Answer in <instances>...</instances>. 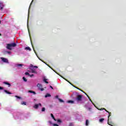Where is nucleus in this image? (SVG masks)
Segmentation results:
<instances>
[{"label": "nucleus", "instance_id": "20", "mask_svg": "<svg viewBox=\"0 0 126 126\" xmlns=\"http://www.w3.org/2000/svg\"><path fill=\"white\" fill-rule=\"evenodd\" d=\"M23 79L24 81H25V82H27V79L25 78V77H23Z\"/></svg>", "mask_w": 126, "mask_h": 126}, {"label": "nucleus", "instance_id": "31", "mask_svg": "<svg viewBox=\"0 0 126 126\" xmlns=\"http://www.w3.org/2000/svg\"><path fill=\"white\" fill-rule=\"evenodd\" d=\"M53 126H59V125H58V124H54Z\"/></svg>", "mask_w": 126, "mask_h": 126}, {"label": "nucleus", "instance_id": "32", "mask_svg": "<svg viewBox=\"0 0 126 126\" xmlns=\"http://www.w3.org/2000/svg\"><path fill=\"white\" fill-rule=\"evenodd\" d=\"M55 98H56V99H59V95H56V96H55Z\"/></svg>", "mask_w": 126, "mask_h": 126}, {"label": "nucleus", "instance_id": "29", "mask_svg": "<svg viewBox=\"0 0 126 126\" xmlns=\"http://www.w3.org/2000/svg\"><path fill=\"white\" fill-rule=\"evenodd\" d=\"M69 126H73V124L72 123H70Z\"/></svg>", "mask_w": 126, "mask_h": 126}, {"label": "nucleus", "instance_id": "17", "mask_svg": "<svg viewBox=\"0 0 126 126\" xmlns=\"http://www.w3.org/2000/svg\"><path fill=\"white\" fill-rule=\"evenodd\" d=\"M25 50H28L29 51H31V48L29 47H27L25 48Z\"/></svg>", "mask_w": 126, "mask_h": 126}, {"label": "nucleus", "instance_id": "26", "mask_svg": "<svg viewBox=\"0 0 126 126\" xmlns=\"http://www.w3.org/2000/svg\"><path fill=\"white\" fill-rule=\"evenodd\" d=\"M21 104L22 105H26V102H24V101H23L22 103H21Z\"/></svg>", "mask_w": 126, "mask_h": 126}, {"label": "nucleus", "instance_id": "16", "mask_svg": "<svg viewBox=\"0 0 126 126\" xmlns=\"http://www.w3.org/2000/svg\"><path fill=\"white\" fill-rule=\"evenodd\" d=\"M67 103H71L72 104L74 103V101L73 100H68L67 101Z\"/></svg>", "mask_w": 126, "mask_h": 126}, {"label": "nucleus", "instance_id": "36", "mask_svg": "<svg viewBox=\"0 0 126 126\" xmlns=\"http://www.w3.org/2000/svg\"><path fill=\"white\" fill-rule=\"evenodd\" d=\"M66 81H67V82H68L69 84H70L71 85H72V84H71V83H70L69 81H67V80H66Z\"/></svg>", "mask_w": 126, "mask_h": 126}, {"label": "nucleus", "instance_id": "41", "mask_svg": "<svg viewBox=\"0 0 126 126\" xmlns=\"http://www.w3.org/2000/svg\"><path fill=\"white\" fill-rule=\"evenodd\" d=\"M1 21H0V24H1Z\"/></svg>", "mask_w": 126, "mask_h": 126}, {"label": "nucleus", "instance_id": "25", "mask_svg": "<svg viewBox=\"0 0 126 126\" xmlns=\"http://www.w3.org/2000/svg\"><path fill=\"white\" fill-rule=\"evenodd\" d=\"M15 97L16 98H17L18 99H21V97L20 96H18V95H15Z\"/></svg>", "mask_w": 126, "mask_h": 126}, {"label": "nucleus", "instance_id": "33", "mask_svg": "<svg viewBox=\"0 0 126 126\" xmlns=\"http://www.w3.org/2000/svg\"><path fill=\"white\" fill-rule=\"evenodd\" d=\"M3 87H0V90H3Z\"/></svg>", "mask_w": 126, "mask_h": 126}, {"label": "nucleus", "instance_id": "12", "mask_svg": "<svg viewBox=\"0 0 126 126\" xmlns=\"http://www.w3.org/2000/svg\"><path fill=\"white\" fill-rule=\"evenodd\" d=\"M4 84H6V85H8V87H10L11 85L8 82H4Z\"/></svg>", "mask_w": 126, "mask_h": 126}, {"label": "nucleus", "instance_id": "8", "mask_svg": "<svg viewBox=\"0 0 126 126\" xmlns=\"http://www.w3.org/2000/svg\"><path fill=\"white\" fill-rule=\"evenodd\" d=\"M50 116L51 117V118H52V119L54 120V121H55V122H57V119H56V118H55V117L54 116V115L53 114H51Z\"/></svg>", "mask_w": 126, "mask_h": 126}, {"label": "nucleus", "instance_id": "15", "mask_svg": "<svg viewBox=\"0 0 126 126\" xmlns=\"http://www.w3.org/2000/svg\"><path fill=\"white\" fill-rule=\"evenodd\" d=\"M47 79H44L43 81L44 82H45V83H47V84H49V82L47 81Z\"/></svg>", "mask_w": 126, "mask_h": 126}, {"label": "nucleus", "instance_id": "27", "mask_svg": "<svg viewBox=\"0 0 126 126\" xmlns=\"http://www.w3.org/2000/svg\"><path fill=\"white\" fill-rule=\"evenodd\" d=\"M57 122L58 123H62V120H60V119H58V120H57Z\"/></svg>", "mask_w": 126, "mask_h": 126}, {"label": "nucleus", "instance_id": "35", "mask_svg": "<svg viewBox=\"0 0 126 126\" xmlns=\"http://www.w3.org/2000/svg\"><path fill=\"white\" fill-rule=\"evenodd\" d=\"M0 8L1 10H2V9H3V7H1Z\"/></svg>", "mask_w": 126, "mask_h": 126}, {"label": "nucleus", "instance_id": "1", "mask_svg": "<svg viewBox=\"0 0 126 126\" xmlns=\"http://www.w3.org/2000/svg\"><path fill=\"white\" fill-rule=\"evenodd\" d=\"M11 47H16V43H15V42H14L13 43L7 44L6 46V49L11 50H12Z\"/></svg>", "mask_w": 126, "mask_h": 126}, {"label": "nucleus", "instance_id": "10", "mask_svg": "<svg viewBox=\"0 0 126 126\" xmlns=\"http://www.w3.org/2000/svg\"><path fill=\"white\" fill-rule=\"evenodd\" d=\"M29 93H32V94H34V95H35L36 94V92L33 91H31V90H30L28 91Z\"/></svg>", "mask_w": 126, "mask_h": 126}, {"label": "nucleus", "instance_id": "5", "mask_svg": "<svg viewBox=\"0 0 126 126\" xmlns=\"http://www.w3.org/2000/svg\"><path fill=\"white\" fill-rule=\"evenodd\" d=\"M39 106L42 107V104L41 103H39L38 104H35L33 107L34 109H38V108H39Z\"/></svg>", "mask_w": 126, "mask_h": 126}, {"label": "nucleus", "instance_id": "38", "mask_svg": "<svg viewBox=\"0 0 126 126\" xmlns=\"http://www.w3.org/2000/svg\"><path fill=\"white\" fill-rule=\"evenodd\" d=\"M33 2V0H32V2L31 3V5L32 4V3Z\"/></svg>", "mask_w": 126, "mask_h": 126}, {"label": "nucleus", "instance_id": "21", "mask_svg": "<svg viewBox=\"0 0 126 126\" xmlns=\"http://www.w3.org/2000/svg\"><path fill=\"white\" fill-rule=\"evenodd\" d=\"M108 114H109V116L108 117V121H109V118H110V116H112V113L111 112H108Z\"/></svg>", "mask_w": 126, "mask_h": 126}, {"label": "nucleus", "instance_id": "7", "mask_svg": "<svg viewBox=\"0 0 126 126\" xmlns=\"http://www.w3.org/2000/svg\"><path fill=\"white\" fill-rule=\"evenodd\" d=\"M97 110H99V111H103V110H105V112H107V113H109V111H107V110L104 108H101V109H99L97 108Z\"/></svg>", "mask_w": 126, "mask_h": 126}, {"label": "nucleus", "instance_id": "34", "mask_svg": "<svg viewBox=\"0 0 126 126\" xmlns=\"http://www.w3.org/2000/svg\"><path fill=\"white\" fill-rule=\"evenodd\" d=\"M30 76L31 77H32V76H34V74L30 75Z\"/></svg>", "mask_w": 126, "mask_h": 126}, {"label": "nucleus", "instance_id": "19", "mask_svg": "<svg viewBox=\"0 0 126 126\" xmlns=\"http://www.w3.org/2000/svg\"><path fill=\"white\" fill-rule=\"evenodd\" d=\"M104 120L105 119L104 118H101V119H99V122L102 123V122H104Z\"/></svg>", "mask_w": 126, "mask_h": 126}, {"label": "nucleus", "instance_id": "22", "mask_svg": "<svg viewBox=\"0 0 126 126\" xmlns=\"http://www.w3.org/2000/svg\"><path fill=\"white\" fill-rule=\"evenodd\" d=\"M58 100L61 102V103H63V100L61 98H58Z\"/></svg>", "mask_w": 126, "mask_h": 126}, {"label": "nucleus", "instance_id": "30", "mask_svg": "<svg viewBox=\"0 0 126 126\" xmlns=\"http://www.w3.org/2000/svg\"><path fill=\"white\" fill-rule=\"evenodd\" d=\"M6 53L7 54H11V52L10 51H6Z\"/></svg>", "mask_w": 126, "mask_h": 126}, {"label": "nucleus", "instance_id": "23", "mask_svg": "<svg viewBox=\"0 0 126 126\" xmlns=\"http://www.w3.org/2000/svg\"><path fill=\"white\" fill-rule=\"evenodd\" d=\"M46 110V108H45V107H43L41 109V112H45Z\"/></svg>", "mask_w": 126, "mask_h": 126}, {"label": "nucleus", "instance_id": "14", "mask_svg": "<svg viewBox=\"0 0 126 126\" xmlns=\"http://www.w3.org/2000/svg\"><path fill=\"white\" fill-rule=\"evenodd\" d=\"M45 98H47V97H51V94H47L45 96Z\"/></svg>", "mask_w": 126, "mask_h": 126}, {"label": "nucleus", "instance_id": "13", "mask_svg": "<svg viewBox=\"0 0 126 126\" xmlns=\"http://www.w3.org/2000/svg\"><path fill=\"white\" fill-rule=\"evenodd\" d=\"M4 92H5V93H6L7 94H12L11 93L8 92V91H7L6 90H4Z\"/></svg>", "mask_w": 126, "mask_h": 126}, {"label": "nucleus", "instance_id": "40", "mask_svg": "<svg viewBox=\"0 0 126 126\" xmlns=\"http://www.w3.org/2000/svg\"><path fill=\"white\" fill-rule=\"evenodd\" d=\"M89 110L90 111L91 110V108H89Z\"/></svg>", "mask_w": 126, "mask_h": 126}, {"label": "nucleus", "instance_id": "2", "mask_svg": "<svg viewBox=\"0 0 126 126\" xmlns=\"http://www.w3.org/2000/svg\"><path fill=\"white\" fill-rule=\"evenodd\" d=\"M37 86L39 90H40V91H44V88H42L43 86H42V84H37Z\"/></svg>", "mask_w": 126, "mask_h": 126}, {"label": "nucleus", "instance_id": "18", "mask_svg": "<svg viewBox=\"0 0 126 126\" xmlns=\"http://www.w3.org/2000/svg\"><path fill=\"white\" fill-rule=\"evenodd\" d=\"M88 125H89V121H88V120H87L86 121V126H88Z\"/></svg>", "mask_w": 126, "mask_h": 126}, {"label": "nucleus", "instance_id": "44", "mask_svg": "<svg viewBox=\"0 0 126 126\" xmlns=\"http://www.w3.org/2000/svg\"><path fill=\"white\" fill-rule=\"evenodd\" d=\"M34 101H36V99H34Z\"/></svg>", "mask_w": 126, "mask_h": 126}, {"label": "nucleus", "instance_id": "28", "mask_svg": "<svg viewBox=\"0 0 126 126\" xmlns=\"http://www.w3.org/2000/svg\"><path fill=\"white\" fill-rule=\"evenodd\" d=\"M23 65L22 64H18V66H23Z\"/></svg>", "mask_w": 126, "mask_h": 126}, {"label": "nucleus", "instance_id": "43", "mask_svg": "<svg viewBox=\"0 0 126 126\" xmlns=\"http://www.w3.org/2000/svg\"><path fill=\"white\" fill-rule=\"evenodd\" d=\"M90 101H91V102H92V100H91V99H90Z\"/></svg>", "mask_w": 126, "mask_h": 126}, {"label": "nucleus", "instance_id": "9", "mask_svg": "<svg viewBox=\"0 0 126 126\" xmlns=\"http://www.w3.org/2000/svg\"><path fill=\"white\" fill-rule=\"evenodd\" d=\"M77 89H78V90H80V91H81L82 92H83V93H85V94L86 95H87V97H88V98H89V96H88V95H87V94L86 93H85V92H84L83 91L81 90V89L78 88H76Z\"/></svg>", "mask_w": 126, "mask_h": 126}, {"label": "nucleus", "instance_id": "11", "mask_svg": "<svg viewBox=\"0 0 126 126\" xmlns=\"http://www.w3.org/2000/svg\"><path fill=\"white\" fill-rule=\"evenodd\" d=\"M30 67H32V68H33V67H34L35 68H38L37 66H34L32 64H31Z\"/></svg>", "mask_w": 126, "mask_h": 126}, {"label": "nucleus", "instance_id": "3", "mask_svg": "<svg viewBox=\"0 0 126 126\" xmlns=\"http://www.w3.org/2000/svg\"><path fill=\"white\" fill-rule=\"evenodd\" d=\"M0 59L2 62H3V63H8V60H7V59L4 58L3 57H1Z\"/></svg>", "mask_w": 126, "mask_h": 126}, {"label": "nucleus", "instance_id": "39", "mask_svg": "<svg viewBox=\"0 0 126 126\" xmlns=\"http://www.w3.org/2000/svg\"><path fill=\"white\" fill-rule=\"evenodd\" d=\"M32 47L33 49H34V47L33 46V44H32Z\"/></svg>", "mask_w": 126, "mask_h": 126}, {"label": "nucleus", "instance_id": "37", "mask_svg": "<svg viewBox=\"0 0 126 126\" xmlns=\"http://www.w3.org/2000/svg\"><path fill=\"white\" fill-rule=\"evenodd\" d=\"M50 88H51V89H54V88H53V87L52 86H50Z\"/></svg>", "mask_w": 126, "mask_h": 126}, {"label": "nucleus", "instance_id": "6", "mask_svg": "<svg viewBox=\"0 0 126 126\" xmlns=\"http://www.w3.org/2000/svg\"><path fill=\"white\" fill-rule=\"evenodd\" d=\"M31 70L32 73H35V74H37V71H36V70L34 69L33 68L31 67Z\"/></svg>", "mask_w": 126, "mask_h": 126}, {"label": "nucleus", "instance_id": "24", "mask_svg": "<svg viewBox=\"0 0 126 126\" xmlns=\"http://www.w3.org/2000/svg\"><path fill=\"white\" fill-rule=\"evenodd\" d=\"M25 74L26 75H29V76H30V75L29 74V73H28V72H26L25 73Z\"/></svg>", "mask_w": 126, "mask_h": 126}, {"label": "nucleus", "instance_id": "4", "mask_svg": "<svg viewBox=\"0 0 126 126\" xmlns=\"http://www.w3.org/2000/svg\"><path fill=\"white\" fill-rule=\"evenodd\" d=\"M76 100L77 101H82V95H78L76 97Z\"/></svg>", "mask_w": 126, "mask_h": 126}, {"label": "nucleus", "instance_id": "42", "mask_svg": "<svg viewBox=\"0 0 126 126\" xmlns=\"http://www.w3.org/2000/svg\"><path fill=\"white\" fill-rule=\"evenodd\" d=\"M0 36H1V33H0Z\"/></svg>", "mask_w": 126, "mask_h": 126}]
</instances>
